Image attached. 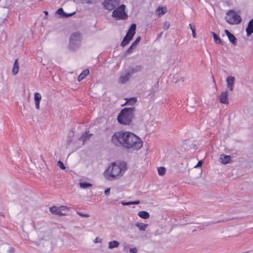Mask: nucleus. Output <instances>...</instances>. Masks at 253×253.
Here are the masks:
<instances>
[{"label":"nucleus","instance_id":"obj_4","mask_svg":"<svg viewBox=\"0 0 253 253\" xmlns=\"http://www.w3.org/2000/svg\"><path fill=\"white\" fill-rule=\"evenodd\" d=\"M125 137V131H118L115 132L111 137L112 144L117 147H123Z\"/></svg>","mask_w":253,"mask_h":253},{"label":"nucleus","instance_id":"obj_40","mask_svg":"<svg viewBox=\"0 0 253 253\" xmlns=\"http://www.w3.org/2000/svg\"><path fill=\"white\" fill-rule=\"evenodd\" d=\"M61 211H64V210H68V208L66 206H60L59 207Z\"/></svg>","mask_w":253,"mask_h":253},{"label":"nucleus","instance_id":"obj_22","mask_svg":"<svg viewBox=\"0 0 253 253\" xmlns=\"http://www.w3.org/2000/svg\"><path fill=\"white\" fill-rule=\"evenodd\" d=\"M221 162L223 164H227L229 163L231 160V157L230 156L221 155L220 158Z\"/></svg>","mask_w":253,"mask_h":253},{"label":"nucleus","instance_id":"obj_30","mask_svg":"<svg viewBox=\"0 0 253 253\" xmlns=\"http://www.w3.org/2000/svg\"><path fill=\"white\" fill-rule=\"evenodd\" d=\"M91 134H89L87 132L84 133L81 136V138L83 140L84 142L87 140L89 139L90 136L91 135Z\"/></svg>","mask_w":253,"mask_h":253},{"label":"nucleus","instance_id":"obj_45","mask_svg":"<svg viewBox=\"0 0 253 253\" xmlns=\"http://www.w3.org/2000/svg\"><path fill=\"white\" fill-rule=\"evenodd\" d=\"M98 242H101V240H99L98 238H96L94 240V243H98Z\"/></svg>","mask_w":253,"mask_h":253},{"label":"nucleus","instance_id":"obj_12","mask_svg":"<svg viewBox=\"0 0 253 253\" xmlns=\"http://www.w3.org/2000/svg\"><path fill=\"white\" fill-rule=\"evenodd\" d=\"M141 40L140 36L138 37L135 41L131 44L129 47L125 51V54L126 55L131 53L133 51V48H135L137 44Z\"/></svg>","mask_w":253,"mask_h":253},{"label":"nucleus","instance_id":"obj_10","mask_svg":"<svg viewBox=\"0 0 253 253\" xmlns=\"http://www.w3.org/2000/svg\"><path fill=\"white\" fill-rule=\"evenodd\" d=\"M143 69L142 65H136L135 66H132L128 68L127 71L131 76L134 73L140 72Z\"/></svg>","mask_w":253,"mask_h":253},{"label":"nucleus","instance_id":"obj_29","mask_svg":"<svg viewBox=\"0 0 253 253\" xmlns=\"http://www.w3.org/2000/svg\"><path fill=\"white\" fill-rule=\"evenodd\" d=\"M79 185H80V187L83 189H86V188H89V187L92 186L91 184L88 183V182H80L79 183Z\"/></svg>","mask_w":253,"mask_h":253},{"label":"nucleus","instance_id":"obj_5","mask_svg":"<svg viewBox=\"0 0 253 253\" xmlns=\"http://www.w3.org/2000/svg\"><path fill=\"white\" fill-rule=\"evenodd\" d=\"M136 29V24L134 23L132 24L128 31L127 32L126 35L124 37L123 41L121 43V45L122 46L124 47L128 44L135 34Z\"/></svg>","mask_w":253,"mask_h":253},{"label":"nucleus","instance_id":"obj_42","mask_svg":"<svg viewBox=\"0 0 253 253\" xmlns=\"http://www.w3.org/2000/svg\"><path fill=\"white\" fill-rule=\"evenodd\" d=\"M202 162L201 161H199L198 162L197 165L196 166H195V168H197L200 167L202 166Z\"/></svg>","mask_w":253,"mask_h":253},{"label":"nucleus","instance_id":"obj_24","mask_svg":"<svg viewBox=\"0 0 253 253\" xmlns=\"http://www.w3.org/2000/svg\"><path fill=\"white\" fill-rule=\"evenodd\" d=\"M138 215L143 219H148L150 217L149 213L146 211H141L138 212Z\"/></svg>","mask_w":253,"mask_h":253},{"label":"nucleus","instance_id":"obj_50","mask_svg":"<svg viewBox=\"0 0 253 253\" xmlns=\"http://www.w3.org/2000/svg\"><path fill=\"white\" fill-rule=\"evenodd\" d=\"M180 80L182 81V82H183L184 81V79L183 78H181L180 79Z\"/></svg>","mask_w":253,"mask_h":253},{"label":"nucleus","instance_id":"obj_14","mask_svg":"<svg viewBox=\"0 0 253 253\" xmlns=\"http://www.w3.org/2000/svg\"><path fill=\"white\" fill-rule=\"evenodd\" d=\"M235 80V78L232 76L228 77L226 79L227 86L230 91L233 90Z\"/></svg>","mask_w":253,"mask_h":253},{"label":"nucleus","instance_id":"obj_47","mask_svg":"<svg viewBox=\"0 0 253 253\" xmlns=\"http://www.w3.org/2000/svg\"><path fill=\"white\" fill-rule=\"evenodd\" d=\"M14 248H13L12 247H10V248H9L8 251H9V252L11 253V252H13L14 251Z\"/></svg>","mask_w":253,"mask_h":253},{"label":"nucleus","instance_id":"obj_38","mask_svg":"<svg viewBox=\"0 0 253 253\" xmlns=\"http://www.w3.org/2000/svg\"><path fill=\"white\" fill-rule=\"evenodd\" d=\"M129 252L131 253H136L137 252V249L136 248H133L129 249Z\"/></svg>","mask_w":253,"mask_h":253},{"label":"nucleus","instance_id":"obj_31","mask_svg":"<svg viewBox=\"0 0 253 253\" xmlns=\"http://www.w3.org/2000/svg\"><path fill=\"white\" fill-rule=\"evenodd\" d=\"M158 172L159 175H163L166 172V169L164 167H159L158 168Z\"/></svg>","mask_w":253,"mask_h":253},{"label":"nucleus","instance_id":"obj_27","mask_svg":"<svg viewBox=\"0 0 253 253\" xmlns=\"http://www.w3.org/2000/svg\"><path fill=\"white\" fill-rule=\"evenodd\" d=\"M167 8L163 7H159L157 9V12L158 16H161L165 14L167 12Z\"/></svg>","mask_w":253,"mask_h":253},{"label":"nucleus","instance_id":"obj_36","mask_svg":"<svg viewBox=\"0 0 253 253\" xmlns=\"http://www.w3.org/2000/svg\"><path fill=\"white\" fill-rule=\"evenodd\" d=\"M192 36L194 38H196V27H193L192 28Z\"/></svg>","mask_w":253,"mask_h":253},{"label":"nucleus","instance_id":"obj_15","mask_svg":"<svg viewBox=\"0 0 253 253\" xmlns=\"http://www.w3.org/2000/svg\"><path fill=\"white\" fill-rule=\"evenodd\" d=\"M42 99V96L40 93L35 92L34 93V100L36 108L38 110L40 109V103Z\"/></svg>","mask_w":253,"mask_h":253},{"label":"nucleus","instance_id":"obj_49","mask_svg":"<svg viewBox=\"0 0 253 253\" xmlns=\"http://www.w3.org/2000/svg\"><path fill=\"white\" fill-rule=\"evenodd\" d=\"M44 14H45L46 15H47L48 14V12H47V11H44Z\"/></svg>","mask_w":253,"mask_h":253},{"label":"nucleus","instance_id":"obj_37","mask_svg":"<svg viewBox=\"0 0 253 253\" xmlns=\"http://www.w3.org/2000/svg\"><path fill=\"white\" fill-rule=\"evenodd\" d=\"M77 213L78 215H79L82 217H89V215L87 214H86V213H82L81 212H79V211L77 212Z\"/></svg>","mask_w":253,"mask_h":253},{"label":"nucleus","instance_id":"obj_17","mask_svg":"<svg viewBox=\"0 0 253 253\" xmlns=\"http://www.w3.org/2000/svg\"><path fill=\"white\" fill-rule=\"evenodd\" d=\"M49 211L52 213H54L56 215H61V216L66 215L65 213H63V212H62L59 207L57 208L55 206L50 207L49 208Z\"/></svg>","mask_w":253,"mask_h":253},{"label":"nucleus","instance_id":"obj_11","mask_svg":"<svg viewBox=\"0 0 253 253\" xmlns=\"http://www.w3.org/2000/svg\"><path fill=\"white\" fill-rule=\"evenodd\" d=\"M224 32L231 43L234 46L236 45L237 43V39L234 36V35L231 34L228 30H225Z\"/></svg>","mask_w":253,"mask_h":253},{"label":"nucleus","instance_id":"obj_32","mask_svg":"<svg viewBox=\"0 0 253 253\" xmlns=\"http://www.w3.org/2000/svg\"><path fill=\"white\" fill-rule=\"evenodd\" d=\"M56 13L58 15H60L61 17H63L64 14H65V12L64 11L62 8H59L57 11Z\"/></svg>","mask_w":253,"mask_h":253},{"label":"nucleus","instance_id":"obj_39","mask_svg":"<svg viewBox=\"0 0 253 253\" xmlns=\"http://www.w3.org/2000/svg\"><path fill=\"white\" fill-rule=\"evenodd\" d=\"M110 188H108L105 190L104 193L106 195L108 196L110 194Z\"/></svg>","mask_w":253,"mask_h":253},{"label":"nucleus","instance_id":"obj_35","mask_svg":"<svg viewBox=\"0 0 253 253\" xmlns=\"http://www.w3.org/2000/svg\"><path fill=\"white\" fill-rule=\"evenodd\" d=\"M170 26V23L169 22H165L164 25H163V29L165 30H167L169 28Z\"/></svg>","mask_w":253,"mask_h":253},{"label":"nucleus","instance_id":"obj_34","mask_svg":"<svg viewBox=\"0 0 253 253\" xmlns=\"http://www.w3.org/2000/svg\"><path fill=\"white\" fill-rule=\"evenodd\" d=\"M57 166L62 169H65L66 168L64 164L60 161L57 162Z\"/></svg>","mask_w":253,"mask_h":253},{"label":"nucleus","instance_id":"obj_44","mask_svg":"<svg viewBox=\"0 0 253 253\" xmlns=\"http://www.w3.org/2000/svg\"><path fill=\"white\" fill-rule=\"evenodd\" d=\"M122 204L123 205H131V202H123L122 203Z\"/></svg>","mask_w":253,"mask_h":253},{"label":"nucleus","instance_id":"obj_23","mask_svg":"<svg viewBox=\"0 0 253 253\" xmlns=\"http://www.w3.org/2000/svg\"><path fill=\"white\" fill-rule=\"evenodd\" d=\"M211 34H212L214 41L216 43L220 44L221 45L224 44L223 42L222 41L221 39L218 37L214 32H211Z\"/></svg>","mask_w":253,"mask_h":253},{"label":"nucleus","instance_id":"obj_13","mask_svg":"<svg viewBox=\"0 0 253 253\" xmlns=\"http://www.w3.org/2000/svg\"><path fill=\"white\" fill-rule=\"evenodd\" d=\"M228 96L227 91H222L219 97L220 102L222 104H228L229 103Z\"/></svg>","mask_w":253,"mask_h":253},{"label":"nucleus","instance_id":"obj_6","mask_svg":"<svg viewBox=\"0 0 253 253\" xmlns=\"http://www.w3.org/2000/svg\"><path fill=\"white\" fill-rule=\"evenodd\" d=\"M226 21L230 24H239L242 20L241 16L233 10H229L225 17Z\"/></svg>","mask_w":253,"mask_h":253},{"label":"nucleus","instance_id":"obj_3","mask_svg":"<svg viewBox=\"0 0 253 253\" xmlns=\"http://www.w3.org/2000/svg\"><path fill=\"white\" fill-rule=\"evenodd\" d=\"M135 110L134 107L122 109L118 116V122L122 125H130L134 117Z\"/></svg>","mask_w":253,"mask_h":253},{"label":"nucleus","instance_id":"obj_18","mask_svg":"<svg viewBox=\"0 0 253 253\" xmlns=\"http://www.w3.org/2000/svg\"><path fill=\"white\" fill-rule=\"evenodd\" d=\"M70 40L69 44V48L70 50L75 51L77 50L80 46V43L76 41H72Z\"/></svg>","mask_w":253,"mask_h":253},{"label":"nucleus","instance_id":"obj_46","mask_svg":"<svg viewBox=\"0 0 253 253\" xmlns=\"http://www.w3.org/2000/svg\"><path fill=\"white\" fill-rule=\"evenodd\" d=\"M189 27H190L191 30H192V28H193V27H195V26L194 25H193L191 23H190L189 24Z\"/></svg>","mask_w":253,"mask_h":253},{"label":"nucleus","instance_id":"obj_9","mask_svg":"<svg viewBox=\"0 0 253 253\" xmlns=\"http://www.w3.org/2000/svg\"><path fill=\"white\" fill-rule=\"evenodd\" d=\"M130 77L131 75L129 72L127 71H125L124 72L122 73L120 75L119 83L122 84H125L129 80Z\"/></svg>","mask_w":253,"mask_h":253},{"label":"nucleus","instance_id":"obj_41","mask_svg":"<svg viewBox=\"0 0 253 253\" xmlns=\"http://www.w3.org/2000/svg\"><path fill=\"white\" fill-rule=\"evenodd\" d=\"M74 13H75V12L72 13H65V14H64V15H63V17H68L71 16L73 14H74Z\"/></svg>","mask_w":253,"mask_h":253},{"label":"nucleus","instance_id":"obj_20","mask_svg":"<svg viewBox=\"0 0 253 253\" xmlns=\"http://www.w3.org/2000/svg\"><path fill=\"white\" fill-rule=\"evenodd\" d=\"M89 73V71L88 69H85L80 74V75L78 77V81L79 82H80L82 81L83 79H84L87 75H88Z\"/></svg>","mask_w":253,"mask_h":253},{"label":"nucleus","instance_id":"obj_1","mask_svg":"<svg viewBox=\"0 0 253 253\" xmlns=\"http://www.w3.org/2000/svg\"><path fill=\"white\" fill-rule=\"evenodd\" d=\"M123 148L127 150H138L143 146L142 140L133 133L125 131Z\"/></svg>","mask_w":253,"mask_h":253},{"label":"nucleus","instance_id":"obj_25","mask_svg":"<svg viewBox=\"0 0 253 253\" xmlns=\"http://www.w3.org/2000/svg\"><path fill=\"white\" fill-rule=\"evenodd\" d=\"M246 31L247 32V35L248 37L253 33V24H251V22L248 23Z\"/></svg>","mask_w":253,"mask_h":253},{"label":"nucleus","instance_id":"obj_16","mask_svg":"<svg viewBox=\"0 0 253 253\" xmlns=\"http://www.w3.org/2000/svg\"><path fill=\"white\" fill-rule=\"evenodd\" d=\"M81 34L79 32H75L73 33L70 38V40L72 41H76L78 42L81 43Z\"/></svg>","mask_w":253,"mask_h":253},{"label":"nucleus","instance_id":"obj_2","mask_svg":"<svg viewBox=\"0 0 253 253\" xmlns=\"http://www.w3.org/2000/svg\"><path fill=\"white\" fill-rule=\"evenodd\" d=\"M126 169L127 166L125 162L119 163V164L113 163L105 170L104 174L108 180H111L117 176L122 175Z\"/></svg>","mask_w":253,"mask_h":253},{"label":"nucleus","instance_id":"obj_33","mask_svg":"<svg viewBox=\"0 0 253 253\" xmlns=\"http://www.w3.org/2000/svg\"><path fill=\"white\" fill-rule=\"evenodd\" d=\"M82 3L91 4L93 2L94 0H79Z\"/></svg>","mask_w":253,"mask_h":253},{"label":"nucleus","instance_id":"obj_7","mask_svg":"<svg viewBox=\"0 0 253 253\" xmlns=\"http://www.w3.org/2000/svg\"><path fill=\"white\" fill-rule=\"evenodd\" d=\"M125 5L122 4L115 9L112 13V16L116 19H126L127 18V15L125 11Z\"/></svg>","mask_w":253,"mask_h":253},{"label":"nucleus","instance_id":"obj_19","mask_svg":"<svg viewBox=\"0 0 253 253\" xmlns=\"http://www.w3.org/2000/svg\"><path fill=\"white\" fill-rule=\"evenodd\" d=\"M126 102L123 105H133L137 102L136 97H131L128 98H126Z\"/></svg>","mask_w":253,"mask_h":253},{"label":"nucleus","instance_id":"obj_26","mask_svg":"<svg viewBox=\"0 0 253 253\" xmlns=\"http://www.w3.org/2000/svg\"><path fill=\"white\" fill-rule=\"evenodd\" d=\"M135 226L138 227V228L141 231H145L146 228L148 227V224H144L142 223L137 222L135 224Z\"/></svg>","mask_w":253,"mask_h":253},{"label":"nucleus","instance_id":"obj_28","mask_svg":"<svg viewBox=\"0 0 253 253\" xmlns=\"http://www.w3.org/2000/svg\"><path fill=\"white\" fill-rule=\"evenodd\" d=\"M119 246V242L117 241H113L109 242L108 248L112 249L115 248H117Z\"/></svg>","mask_w":253,"mask_h":253},{"label":"nucleus","instance_id":"obj_43","mask_svg":"<svg viewBox=\"0 0 253 253\" xmlns=\"http://www.w3.org/2000/svg\"><path fill=\"white\" fill-rule=\"evenodd\" d=\"M140 203L139 201H135L133 202H131V205L134 204V205H138Z\"/></svg>","mask_w":253,"mask_h":253},{"label":"nucleus","instance_id":"obj_8","mask_svg":"<svg viewBox=\"0 0 253 253\" xmlns=\"http://www.w3.org/2000/svg\"><path fill=\"white\" fill-rule=\"evenodd\" d=\"M120 0H105L102 3L104 8L108 10H112L117 6Z\"/></svg>","mask_w":253,"mask_h":253},{"label":"nucleus","instance_id":"obj_21","mask_svg":"<svg viewBox=\"0 0 253 253\" xmlns=\"http://www.w3.org/2000/svg\"><path fill=\"white\" fill-rule=\"evenodd\" d=\"M18 71L19 64L18 63V59H16L13 65L12 73L13 75H15L17 74Z\"/></svg>","mask_w":253,"mask_h":253},{"label":"nucleus","instance_id":"obj_48","mask_svg":"<svg viewBox=\"0 0 253 253\" xmlns=\"http://www.w3.org/2000/svg\"><path fill=\"white\" fill-rule=\"evenodd\" d=\"M249 22H251V24H253V18L249 21Z\"/></svg>","mask_w":253,"mask_h":253}]
</instances>
